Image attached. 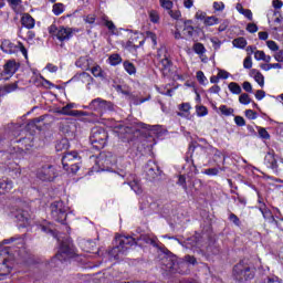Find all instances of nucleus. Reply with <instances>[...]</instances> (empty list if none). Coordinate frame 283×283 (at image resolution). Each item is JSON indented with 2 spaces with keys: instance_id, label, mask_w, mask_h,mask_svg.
Returning <instances> with one entry per match:
<instances>
[{
  "instance_id": "cd10ccee",
  "label": "nucleus",
  "mask_w": 283,
  "mask_h": 283,
  "mask_svg": "<svg viewBox=\"0 0 283 283\" xmlns=\"http://www.w3.org/2000/svg\"><path fill=\"white\" fill-rule=\"evenodd\" d=\"M232 45L234 48H240V49H244L247 48V39L244 38H237L232 41Z\"/></svg>"
},
{
  "instance_id": "3c124183",
  "label": "nucleus",
  "mask_w": 283,
  "mask_h": 283,
  "mask_svg": "<svg viewBox=\"0 0 283 283\" xmlns=\"http://www.w3.org/2000/svg\"><path fill=\"white\" fill-rule=\"evenodd\" d=\"M266 45L270 50H272V52H277V50H280V46H277V43H275L273 40H269Z\"/></svg>"
},
{
  "instance_id": "a19ab883",
  "label": "nucleus",
  "mask_w": 283,
  "mask_h": 283,
  "mask_svg": "<svg viewBox=\"0 0 283 283\" xmlns=\"http://www.w3.org/2000/svg\"><path fill=\"white\" fill-rule=\"evenodd\" d=\"M259 136L260 138H263L264 140H269L271 138V135L266 130V128L258 127Z\"/></svg>"
},
{
  "instance_id": "9b49d317",
  "label": "nucleus",
  "mask_w": 283,
  "mask_h": 283,
  "mask_svg": "<svg viewBox=\"0 0 283 283\" xmlns=\"http://www.w3.org/2000/svg\"><path fill=\"white\" fill-rule=\"evenodd\" d=\"M277 155L275 150H269L264 157L263 165L268 169H272L274 174H277L279 165H277Z\"/></svg>"
},
{
  "instance_id": "ea45409f",
  "label": "nucleus",
  "mask_w": 283,
  "mask_h": 283,
  "mask_svg": "<svg viewBox=\"0 0 283 283\" xmlns=\"http://www.w3.org/2000/svg\"><path fill=\"white\" fill-rule=\"evenodd\" d=\"M104 25L109 30V32H115L116 25L112 20H107V18H103Z\"/></svg>"
},
{
  "instance_id": "69168bd1",
  "label": "nucleus",
  "mask_w": 283,
  "mask_h": 283,
  "mask_svg": "<svg viewBox=\"0 0 283 283\" xmlns=\"http://www.w3.org/2000/svg\"><path fill=\"white\" fill-rule=\"evenodd\" d=\"M264 96H266V92H264V91H262V90L256 91V93H255V98H256L258 101H262V98H264Z\"/></svg>"
},
{
  "instance_id": "2f4dec72",
  "label": "nucleus",
  "mask_w": 283,
  "mask_h": 283,
  "mask_svg": "<svg viewBox=\"0 0 283 283\" xmlns=\"http://www.w3.org/2000/svg\"><path fill=\"white\" fill-rule=\"evenodd\" d=\"M124 69L132 76V74H136V66L132 62H124Z\"/></svg>"
},
{
  "instance_id": "a211bd4d",
  "label": "nucleus",
  "mask_w": 283,
  "mask_h": 283,
  "mask_svg": "<svg viewBox=\"0 0 283 283\" xmlns=\"http://www.w3.org/2000/svg\"><path fill=\"white\" fill-rule=\"evenodd\" d=\"M178 109L179 112L177 113V116H180L181 118H188V116L191 114V104L181 103L178 105Z\"/></svg>"
},
{
  "instance_id": "37998d69",
  "label": "nucleus",
  "mask_w": 283,
  "mask_h": 283,
  "mask_svg": "<svg viewBox=\"0 0 283 283\" xmlns=\"http://www.w3.org/2000/svg\"><path fill=\"white\" fill-rule=\"evenodd\" d=\"M177 185H179L180 187H182V189L185 191H188V187H187V178L185 177V175H180L177 181Z\"/></svg>"
},
{
  "instance_id": "c03bdc74",
  "label": "nucleus",
  "mask_w": 283,
  "mask_h": 283,
  "mask_svg": "<svg viewBox=\"0 0 283 283\" xmlns=\"http://www.w3.org/2000/svg\"><path fill=\"white\" fill-rule=\"evenodd\" d=\"M229 220H230V222H233L235 224V227H240V224H242V222L240 221V218L238 216H235V213H233V212L229 213Z\"/></svg>"
},
{
  "instance_id": "13d9d810",
  "label": "nucleus",
  "mask_w": 283,
  "mask_h": 283,
  "mask_svg": "<svg viewBox=\"0 0 283 283\" xmlns=\"http://www.w3.org/2000/svg\"><path fill=\"white\" fill-rule=\"evenodd\" d=\"M241 14L249 19V21H253V12L250 9H244Z\"/></svg>"
},
{
  "instance_id": "20e7f679",
  "label": "nucleus",
  "mask_w": 283,
  "mask_h": 283,
  "mask_svg": "<svg viewBox=\"0 0 283 283\" xmlns=\"http://www.w3.org/2000/svg\"><path fill=\"white\" fill-rule=\"evenodd\" d=\"M80 164L81 156H78V153L76 151L66 153L62 157L63 169L69 174H76L78 169H81V166H78Z\"/></svg>"
},
{
  "instance_id": "79ce46f5",
  "label": "nucleus",
  "mask_w": 283,
  "mask_h": 283,
  "mask_svg": "<svg viewBox=\"0 0 283 283\" xmlns=\"http://www.w3.org/2000/svg\"><path fill=\"white\" fill-rule=\"evenodd\" d=\"M213 160H214V163L222 160V164L224 165V155L222 154V151H220L219 149H214Z\"/></svg>"
},
{
  "instance_id": "c756f323",
  "label": "nucleus",
  "mask_w": 283,
  "mask_h": 283,
  "mask_svg": "<svg viewBox=\"0 0 283 283\" xmlns=\"http://www.w3.org/2000/svg\"><path fill=\"white\" fill-rule=\"evenodd\" d=\"M10 266H8L7 260L4 259L2 263H0V275H10Z\"/></svg>"
},
{
  "instance_id": "7c9ffc66",
  "label": "nucleus",
  "mask_w": 283,
  "mask_h": 283,
  "mask_svg": "<svg viewBox=\"0 0 283 283\" xmlns=\"http://www.w3.org/2000/svg\"><path fill=\"white\" fill-rule=\"evenodd\" d=\"M193 52H196V54L202 55L205 54V52H207V49H205V44L198 42L195 43L192 46Z\"/></svg>"
},
{
  "instance_id": "1a4fd4ad",
  "label": "nucleus",
  "mask_w": 283,
  "mask_h": 283,
  "mask_svg": "<svg viewBox=\"0 0 283 283\" xmlns=\"http://www.w3.org/2000/svg\"><path fill=\"white\" fill-rule=\"evenodd\" d=\"M74 255H76L74 248L70 244L62 243L59 252L53 258V262H56V260H59V262H65L66 260H70V258H74Z\"/></svg>"
},
{
  "instance_id": "2eb2a0df",
  "label": "nucleus",
  "mask_w": 283,
  "mask_h": 283,
  "mask_svg": "<svg viewBox=\"0 0 283 283\" xmlns=\"http://www.w3.org/2000/svg\"><path fill=\"white\" fill-rule=\"evenodd\" d=\"M72 29L71 28H64V27H60L55 38L57 39V41H61V43H63V41H70V39H72Z\"/></svg>"
},
{
  "instance_id": "412c9836",
  "label": "nucleus",
  "mask_w": 283,
  "mask_h": 283,
  "mask_svg": "<svg viewBox=\"0 0 283 283\" xmlns=\"http://www.w3.org/2000/svg\"><path fill=\"white\" fill-rule=\"evenodd\" d=\"M0 189L3 193H10L14 189V182L10 179L0 180Z\"/></svg>"
},
{
  "instance_id": "e433bc0d",
  "label": "nucleus",
  "mask_w": 283,
  "mask_h": 283,
  "mask_svg": "<svg viewBox=\"0 0 283 283\" xmlns=\"http://www.w3.org/2000/svg\"><path fill=\"white\" fill-rule=\"evenodd\" d=\"M219 111L221 114H223V116H231L233 114V108L228 107L227 105H221Z\"/></svg>"
},
{
  "instance_id": "b1692460",
  "label": "nucleus",
  "mask_w": 283,
  "mask_h": 283,
  "mask_svg": "<svg viewBox=\"0 0 283 283\" xmlns=\"http://www.w3.org/2000/svg\"><path fill=\"white\" fill-rule=\"evenodd\" d=\"M77 81H80V83H83L84 85H92V81H94V78L92 77V75H90V73H81L77 76Z\"/></svg>"
},
{
  "instance_id": "603ef678",
  "label": "nucleus",
  "mask_w": 283,
  "mask_h": 283,
  "mask_svg": "<svg viewBox=\"0 0 283 283\" xmlns=\"http://www.w3.org/2000/svg\"><path fill=\"white\" fill-rule=\"evenodd\" d=\"M206 176H218L220 174V170L218 168H208L203 171Z\"/></svg>"
},
{
  "instance_id": "72a5a7b5",
  "label": "nucleus",
  "mask_w": 283,
  "mask_h": 283,
  "mask_svg": "<svg viewBox=\"0 0 283 283\" xmlns=\"http://www.w3.org/2000/svg\"><path fill=\"white\" fill-rule=\"evenodd\" d=\"M139 127H142V129H149L150 132H155V134H158V132H160V125H147V124H139Z\"/></svg>"
},
{
  "instance_id": "774afa93",
  "label": "nucleus",
  "mask_w": 283,
  "mask_h": 283,
  "mask_svg": "<svg viewBox=\"0 0 283 283\" xmlns=\"http://www.w3.org/2000/svg\"><path fill=\"white\" fill-rule=\"evenodd\" d=\"M59 32V28H56V25H51L49 27V33L52 35V36H56V33Z\"/></svg>"
},
{
  "instance_id": "09e8293b",
  "label": "nucleus",
  "mask_w": 283,
  "mask_h": 283,
  "mask_svg": "<svg viewBox=\"0 0 283 283\" xmlns=\"http://www.w3.org/2000/svg\"><path fill=\"white\" fill-rule=\"evenodd\" d=\"M243 67L245 70H251V67H253V61L251 60V56L248 55L244 61H243Z\"/></svg>"
},
{
  "instance_id": "bb28decb",
  "label": "nucleus",
  "mask_w": 283,
  "mask_h": 283,
  "mask_svg": "<svg viewBox=\"0 0 283 283\" xmlns=\"http://www.w3.org/2000/svg\"><path fill=\"white\" fill-rule=\"evenodd\" d=\"M108 61H109V64L113 65V66H116V65H120V63H123V57H120L119 54H112L109 57H108Z\"/></svg>"
},
{
  "instance_id": "f3484780",
  "label": "nucleus",
  "mask_w": 283,
  "mask_h": 283,
  "mask_svg": "<svg viewBox=\"0 0 283 283\" xmlns=\"http://www.w3.org/2000/svg\"><path fill=\"white\" fill-rule=\"evenodd\" d=\"M164 271H168V273H176V260L166 256L163 259Z\"/></svg>"
},
{
  "instance_id": "7ed1b4c3",
  "label": "nucleus",
  "mask_w": 283,
  "mask_h": 283,
  "mask_svg": "<svg viewBox=\"0 0 283 283\" xmlns=\"http://www.w3.org/2000/svg\"><path fill=\"white\" fill-rule=\"evenodd\" d=\"M107 138H109V135L107 134V130H105V128L98 126L92 128L90 143L94 147V149H104L105 145H107Z\"/></svg>"
},
{
  "instance_id": "a878e982",
  "label": "nucleus",
  "mask_w": 283,
  "mask_h": 283,
  "mask_svg": "<svg viewBox=\"0 0 283 283\" xmlns=\"http://www.w3.org/2000/svg\"><path fill=\"white\" fill-rule=\"evenodd\" d=\"M228 90L231 92V94H242V87L235 82L229 83Z\"/></svg>"
},
{
  "instance_id": "ddd939ff",
  "label": "nucleus",
  "mask_w": 283,
  "mask_h": 283,
  "mask_svg": "<svg viewBox=\"0 0 283 283\" xmlns=\"http://www.w3.org/2000/svg\"><path fill=\"white\" fill-rule=\"evenodd\" d=\"M138 240H140L144 244H150L151 247H155V249H159V251H163V253L169 252L165 245L160 247L158 244V238L156 237H150L149 234H142Z\"/></svg>"
},
{
  "instance_id": "dca6fc26",
  "label": "nucleus",
  "mask_w": 283,
  "mask_h": 283,
  "mask_svg": "<svg viewBox=\"0 0 283 283\" xmlns=\"http://www.w3.org/2000/svg\"><path fill=\"white\" fill-rule=\"evenodd\" d=\"M22 28H27V30H32L35 25V20L29 13H24L20 20Z\"/></svg>"
},
{
  "instance_id": "864d4df0",
  "label": "nucleus",
  "mask_w": 283,
  "mask_h": 283,
  "mask_svg": "<svg viewBox=\"0 0 283 283\" xmlns=\"http://www.w3.org/2000/svg\"><path fill=\"white\" fill-rule=\"evenodd\" d=\"M245 116H247L250 120H255V118H258V113L254 112L253 109H247V111H245Z\"/></svg>"
},
{
  "instance_id": "473e14b6",
  "label": "nucleus",
  "mask_w": 283,
  "mask_h": 283,
  "mask_svg": "<svg viewBox=\"0 0 283 283\" xmlns=\"http://www.w3.org/2000/svg\"><path fill=\"white\" fill-rule=\"evenodd\" d=\"M65 10V7L63 6V3H55L53 6V14H55V17H59V14H63Z\"/></svg>"
},
{
  "instance_id": "338daca9",
  "label": "nucleus",
  "mask_w": 283,
  "mask_h": 283,
  "mask_svg": "<svg viewBox=\"0 0 283 283\" xmlns=\"http://www.w3.org/2000/svg\"><path fill=\"white\" fill-rule=\"evenodd\" d=\"M186 262H188L189 264H192V265L198 264L196 256H191V255H186Z\"/></svg>"
},
{
  "instance_id": "5fc2aeb1",
  "label": "nucleus",
  "mask_w": 283,
  "mask_h": 283,
  "mask_svg": "<svg viewBox=\"0 0 283 283\" xmlns=\"http://www.w3.org/2000/svg\"><path fill=\"white\" fill-rule=\"evenodd\" d=\"M234 123L238 125V127H244V125H247V120H244V117L242 116H235Z\"/></svg>"
},
{
  "instance_id": "6e6552de",
  "label": "nucleus",
  "mask_w": 283,
  "mask_h": 283,
  "mask_svg": "<svg viewBox=\"0 0 283 283\" xmlns=\"http://www.w3.org/2000/svg\"><path fill=\"white\" fill-rule=\"evenodd\" d=\"M0 48L6 54H17V52H19L20 50L23 56L28 59V49H25V46L21 42L14 44L10 40H4L2 41Z\"/></svg>"
},
{
  "instance_id": "c9c22d12",
  "label": "nucleus",
  "mask_w": 283,
  "mask_h": 283,
  "mask_svg": "<svg viewBox=\"0 0 283 283\" xmlns=\"http://www.w3.org/2000/svg\"><path fill=\"white\" fill-rule=\"evenodd\" d=\"M149 19L151 23H158L160 21V15L158 14V11L150 10L149 11Z\"/></svg>"
},
{
  "instance_id": "bf43d9fd",
  "label": "nucleus",
  "mask_w": 283,
  "mask_h": 283,
  "mask_svg": "<svg viewBox=\"0 0 283 283\" xmlns=\"http://www.w3.org/2000/svg\"><path fill=\"white\" fill-rule=\"evenodd\" d=\"M264 51H255L254 52V59L256 61H264Z\"/></svg>"
},
{
  "instance_id": "e2e57ef3",
  "label": "nucleus",
  "mask_w": 283,
  "mask_h": 283,
  "mask_svg": "<svg viewBox=\"0 0 283 283\" xmlns=\"http://www.w3.org/2000/svg\"><path fill=\"white\" fill-rule=\"evenodd\" d=\"M274 59H275V61H277V63H283V50L276 52L274 54Z\"/></svg>"
},
{
  "instance_id": "aec40b11",
  "label": "nucleus",
  "mask_w": 283,
  "mask_h": 283,
  "mask_svg": "<svg viewBox=\"0 0 283 283\" xmlns=\"http://www.w3.org/2000/svg\"><path fill=\"white\" fill-rule=\"evenodd\" d=\"M15 220L18 222H22V224H25L28 220H30V212L25 210H17L15 211Z\"/></svg>"
},
{
  "instance_id": "5701e85b",
  "label": "nucleus",
  "mask_w": 283,
  "mask_h": 283,
  "mask_svg": "<svg viewBox=\"0 0 283 283\" xmlns=\"http://www.w3.org/2000/svg\"><path fill=\"white\" fill-rule=\"evenodd\" d=\"M130 189L140 196L143 193V186L140 185V180L134 178L132 181L128 182Z\"/></svg>"
},
{
  "instance_id": "4468645a",
  "label": "nucleus",
  "mask_w": 283,
  "mask_h": 283,
  "mask_svg": "<svg viewBox=\"0 0 283 283\" xmlns=\"http://www.w3.org/2000/svg\"><path fill=\"white\" fill-rule=\"evenodd\" d=\"M20 64L17 63L14 60H9L7 63L3 65V74L6 76H14L17 74V71L19 70Z\"/></svg>"
},
{
  "instance_id": "f8f14e48",
  "label": "nucleus",
  "mask_w": 283,
  "mask_h": 283,
  "mask_svg": "<svg viewBox=\"0 0 283 283\" xmlns=\"http://www.w3.org/2000/svg\"><path fill=\"white\" fill-rule=\"evenodd\" d=\"M145 171H146V178L147 180H149L150 182H153V180H156V178H158V176H160V168L158 167V165L153 161L149 160L146 166H145Z\"/></svg>"
},
{
  "instance_id": "6ab92c4d",
  "label": "nucleus",
  "mask_w": 283,
  "mask_h": 283,
  "mask_svg": "<svg viewBox=\"0 0 283 283\" xmlns=\"http://www.w3.org/2000/svg\"><path fill=\"white\" fill-rule=\"evenodd\" d=\"M259 211H261L263 218L266 220L271 218L272 222H277L275 220V217L272 216L271 210L266 208V203L262 202V200L259 199Z\"/></svg>"
},
{
  "instance_id": "9d476101",
  "label": "nucleus",
  "mask_w": 283,
  "mask_h": 283,
  "mask_svg": "<svg viewBox=\"0 0 283 283\" xmlns=\"http://www.w3.org/2000/svg\"><path fill=\"white\" fill-rule=\"evenodd\" d=\"M157 60L159 63V69L163 70V72L171 70V61L169 60V55L167 54V49L161 48L157 51Z\"/></svg>"
},
{
  "instance_id": "8fccbe9b",
  "label": "nucleus",
  "mask_w": 283,
  "mask_h": 283,
  "mask_svg": "<svg viewBox=\"0 0 283 283\" xmlns=\"http://www.w3.org/2000/svg\"><path fill=\"white\" fill-rule=\"evenodd\" d=\"M168 14L169 17H171V19H180L181 17V13H180V10H171V9H168Z\"/></svg>"
},
{
  "instance_id": "4be33fe9",
  "label": "nucleus",
  "mask_w": 283,
  "mask_h": 283,
  "mask_svg": "<svg viewBox=\"0 0 283 283\" xmlns=\"http://www.w3.org/2000/svg\"><path fill=\"white\" fill-rule=\"evenodd\" d=\"M59 114H62L63 116H83V112L81 111H72L69 107L64 106L61 108V111L57 112Z\"/></svg>"
},
{
  "instance_id": "4d7b16f0",
  "label": "nucleus",
  "mask_w": 283,
  "mask_h": 283,
  "mask_svg": "<svg viewBox=\"0 0 283 283\" xmlns=\"http://www.w3.org/2000/svg\"><path fill=\"white\" fill-rule=\"evenodd\" d=\"M84 21H85V23H90L92 25L96 21V15L88 14V15L84 17Z\"/></svg>"
},
{
  "instance_id": "0eeeda50",
  "label": "nucleus",
  "mask_w": 283,
  "mask_h": 283,
  "mask_svg": "<svg viewBox=\"0 0 283 283\" xmlns=\"http://www.w3.org/2000/svg\"><path fill=\"white\" fill-rule=\"evenodd\" d=\"M88 107L93 112H97V114L99 116H103V114H105V112H114V104L112 102H107L101 97L93 99L90 103Z\"/></svg>"
},
{
  "instance_id": "f704fd0d",
  "label": "nucleus",
  "mask_w": 283,
  "mask_h": 283,
  "mask_svg": "<svg viewBox=\"0 0 283 283\" xmlns=\"http://www.w3.org/2000/svg\"><path fill=\"white\" fill-rule=\"evenodd\" d=\"M205 25H217L218 23V18L214 15L211 17H206V19L203 20Z\"/></svg>"
},
{
  "instance_id": "052dcab7",
  "label": "nucleus",
  "mask_w": 283,
  "mask_h": 283,
  "mask_svg": "<svg viewBox=\"0 0 283 283\" xmlns=\"http://www.w3.org/2000/svg\"><path fill=\"white\" fill-rule=\"evenodd\" d=\"M195 18L199 21H205L207 19V13L202 11H197Z\"/></svg>"
},
{
  "instance_id": "6e6d98bb",
  "label": "nucleus",
  "mask_w": 283,
  "mask_h": 283,
  "mask_svg": "<svg viewBox=\"0 0 283 283\" xmlns=\"http://www.w3.org/2000/svg\"><path fill=\"white\" fill-rule=\"evenodd\" d=\"M247 31L250 32V34H255V32H258V24L249 23L247 25Z\"/></svg>"
},
{
  "instance_id": "39448f33",
  "label": "nucleus",
  "mask_w": 283,
  "mask_h": 283,
  "mask_svg": "<svg viewBox=\"0 0 283 283\" xmlns=\"http://www.w3.org/2000/svg\"><path fill=\"white\" fill-rule=\"evenodd\" d=\"M51 216L55 222H65L67 220V208H65V203L63 201H55L51 203Z\"/></svg>"
},
{
  "instance_id": "680f3d73",
  "label": "nucleus",
  "mask_w": 283,
  "mask_h": 283,
  "mask_svg": "<svg viewBox=\"0 0 283 283\" xmlns=\"http://www.w3.org/2000/svg\"><path fill=\"white\" fill-rule=\"evenodd\" d=\"M242 87H243L244 92H248L250 94L253 92V86H251V84L249 82H243Z\"/></svg>"
},
{
  "instance_id": "f03ea898",
  "label": "nucleus",
  "mask_w": 283,
  "mask_h": 283,
  "mask_svg": "<svg viewBox=\"0 0 283 283\" xmlns=\"http://www.w3.org/2000/svg\"><path fill=\"white\" fill-rule=\"evenodd\" d=\"M116 247H114L109 254L115 258V260H118L120 258V254H125L127 252V249L130 247H136L138 244V241L134 239L133 237H127L123 234H116L115 237Z\"/></svg>"
},
{
  "instance_id": "423d86ee",
  "label": "nucleus",
  "mask_w": 283,
  "mask_h": 283,
  "mask_svg": "<svg viewBox=\"0 0 283 283\" xmlns=\"http://www.w3.org/2000/svg\"><path fill=\"white\" fill-rule=\"evenodd\" d=\"M56 176H59V174L52 164H45L41 166L36 171V177L43 182H52Z\"/></svg>"
},
{
  "instance_id": "49530a36",
  "label": "nucleus",
  "mask_w": 283,
  "mask_h": 283,
  "mask_svg": "<svg viewBox=\"0 0 283 283\" xmlns=\"http://www.w3.org/2000/svg\"><path fill=\"white\" fill-rule=\"evenodd\" d=\"M254 81L258 82L260 87H264V75H262L260 72H256V74L254 75Z\"/></svg>"
},
{
  "instance_id": "f257e3e1",
  "label": "nucleus",
  "mask_w": 283,
  "mask_h": 283,
  "mask_svg": "<svg viewBox=\"0 0 283 283\" xmlns=\"http://www.w3.org/2000/svg\"><path fill=\"white\" fill-rule=\"evenodd\" d=\"M255 264L251 259H243L232 269V277L234 282H249L255 277Z\"/></svg>"
},
{
  "instance_id": "4c0bfd02",
  "label": "nucleus",
  "mask_w": 283,
  "mask_h": 283,
  "mask_svg": "<svg viewBox=\"0 0 283 283\" xmlns=\"http://www.w3.org/2000/svg\"><path fill=\"white\" fill-rule=\"evenodd\" d=\"M239 103H241V105H249V103H251V97L249 96V94L242 93L239 96Z\"/></svg>"
},
{
  "instance_id": "de8ad7c7",
  "label": "nucleus",
  "mask_w": 283,
  "mask_h": 283,
  "mask_svg": "<svg viewBox=\"0 0 283 283\" xmlns=\"http://www.w3.org/2000/svg\"><path fill=\"white\" fill-rule=\"evenodd\" d=\"M161 8H166V10H171L174 8V2L171 0H159Z\"/></svg>"
},
{
  "instance_id": "c85d7f7f",
  "label": "nucleus",
  "mask_w": 283,
  "mask_h": 283,
  "mask_svg": "<svg viewBox=\"0 0 283 283\" xmlns=\"http://www.w3.org/2000/svg\"><path fill=\"white\" fill-rule=\"evenodd\" d=\"M184 23H185L184 32H186L188 36H193V27L191 25V23L193 22L191 20H186Z\"/></svg>"
},
{
  "instance_id": "393cba45",
  "label": "nucleus",
  "mask_w": 283,
  "mask_h": 283,
  "mask_svg": "<svg viewBox=\"0 0 283 283\" xmlns=\"http://www.w3.org/2000/svg\"><path fill=\"white\" fill-rule=\"evenodd\" d=\"M93 76L96 78H105V71L101 67V65H95L91 69Z\"/></svg>"
},
{
  "instance_id": "58836bf2",
  "label": "nucleus",
  "mask_w": 283,
  "mask_h": 283,
  "mask_svg": "<svg viewBox=\"0 0 283 283\" xmlns=\"http://www.w3.org/2000/svg\"><path fill=\"white\" fill-rule=\"evenodd\" d=\"M196 113L197 116H207L209 114V111L207 109V106H196Z\"/></svg>"
},
{
  "instance_id": "0e129e2a",
  "label": "nucleus",
  "mask_w": 283,
  "mask_h": 283,
  "mask_svg": "<svg viewBox=\"0 0 283 283\" xmlns=\"http://www.w3.org/2000/svg\"><path fill=\"white\" fill-rule=\"evenodd\" d=\"M197 80L199 81V83H205V81H207V77L205 76V73L202 71L197 72Z\"/></svg>"
},
{
  "instance_id": "a18cd8bd",
  "label": "nucleus",
  "mask_w": 283,
  "mask_h": 283,
  "mask_svg": "<svg viewBox=\"0 0 283 283\" xmlns=\"http://www.w3.org/2000/svg\"><path fill=\"white\" fill-rule=\"evenodd\" d=\"M18 87L19 85L17 84V82H14V83L4 85L3 90L7 94H10V92H14V90H17Z\"/></svg>"
}]
</instances>
